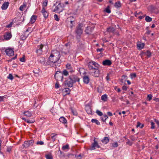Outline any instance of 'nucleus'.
Returning <instances> with one entry per match:
<instances>
[{
	"instance_id": "60",
	"label": "nucleus",
	"mask_w": 159,
	"mask_h": 159,
	"mask_svg": "<svg viewBox=\"0 0 159 159\" xmlns=\"http://www.w3.org/2000/svg\"><path fill=\"white\" fill-rule=\"evenodd\" d=\"M127 79V76L125 75H123L122 76V79H121L122 80H123V79H124L125 80H126Z\"/></svg>"
},
{
	"instance_id": "20",
	"label": "nucleus",
	"mask_w": 159,
	"mask_h": 159,
	"mask_svg": "<svg viewBox=\"0 0 159 159\" xmlns=\"http://www.w3.org/2000/svg\"><path fill=\"white\" fill-rule=\"evenodd\" d=\"M83 79L84 82L85 84H88L89 82L90 79L88 76L85 75L84 76Z\"/></svg>"
},
{
	"instance_id": "3",
	"label": "nucleus",
	"mask_w": 159,
	"mask_h": 159,
	"mask_svg": "<svg viewBox=\"0 0 159 159\" xmlns=\"http://www.w3.org/2000/svg\"><path fill=\"white\" fill-rule=\"evenodd\" d=\"M54 77L57 81L63 80V76L60 71H57L54 75Z\"/></svg>"
},
{
	"instance_id": "18",
	"label": "nucleus",
	"mask_w": 159,
	"mask_h": 159,
	"mask_svg": "<svg viewBox=\"0 0 159 159\" xmlns=\"http://www.w3.org/2000/svg\"><path fill=\"white\" fill-rule=\"evenodd\" d=\"M9 2H5L2 5L1 7V8L2 10H6L8 7Z\"/></svg>"
},
{
	"instance_id": "42",
	"label": "nucleus",
	"mask_w": 159,
	"mask_h": 159,
	"mask_svg": "<svg viewBox=\"0 0 159 159\" xmlns=\"http://www.w3.org/2000/svg\"><path fill=\"white\" fill-rule=\"evenodd\" d=\"M39 61V62L42 64L44 65L45 64V58H42Z\"/></svg>"
},
{
	"instance_id": "49",
	"label": "nucleus",
	"mask_w": 159,
	"mask_h": 159,
	"mask_svg": "<svg viewBox=\"0 0 159 159\" xmlns=\"http://www.w3.org/2000/svg\"><path fill=\"white\" fill-rule=\"evenodd\" d=\"M130 77L131 79L135 78L136 77V74L135 73L131 74L130 75Z\"/></svg>"
},
{
	"instance_id": "63",
	"label": "nucleus",
	"mask_w": 159,
	"mask_h": 159,
	"mask_svg": "<svg viewBox=\"0 0 159 159\" xmlns=\"http://www.w3.org/2000/svg\"><path fill=\"white\" fill-rule=\"evenodd\" d=\"M115 89L116 90L118 93L120 92L121 91V90L120 88H117V87L116 86L115 87Z\"/></svg>"
},
{
	"instance_id": "11",
	"label": "nucleus",
	"mask_w": 159,
	"mask_h": 159,
	"mask_svg": "<svg viewBox=\"0 0 159 159\" xmlns=\"http://www.w3.org/2000/svg\"><path fill=\"white\" fill-rule=\"evenodd\" d=\"M43 47V44H41L40 45H38L37 48V49L36 50V52L38 55H41L42 53V48Z\"/></svg>"
},
{
	"instance_id": "53",
	"label": "nucleus",
	"mask_w": 159,
	"mask_h": 159,
	"mask_svg": "<svg viewBox=\"0 0 159 159\" xmlns=\"http://www.w3.org/2000/svg\"><path fill=\"white\" fill-rule=\"evenodd\" d=\"M126 143L129 146H131L133 144V143L130 141L128 139L127 141L126 142Z\"/></svg>"
},
{
	"instance_id": "2",
	"label": "nucleus",
	"mask_w": 159,
	"mask_h": 159,
	"mask_svg": "<svg viewBox=\"0 0 159 159\" xmlns=\"http://www.w3.org/2000/svg\"><path fill=\"white\" fill-rule=\"evenodd\" d=\"M88 66L90 70H95L99 68V65L94 61H91L89 63Z\"/></svg>"
},
{
	"instance_id": "30",
	"label": "nucleus",
	"mask_w": 159,
	"mask_h": 159,
	"mask_svg": "<svg viewBox=\"0 0 159 159\" xmlns=\"http://www.w3.org/2000/svg\"><path fill=\"white\" fill-rule=\"evenodd\" d=\"M145 54L148 57H150L152 55V53L149 50L147 51Z\"/></svg>"
},
{
	"instance_id": "10",
	"label": "nucleus",
	"mask_w": 159,
	"mask_h": 159,
	"mask_svg": "<svg viewBox=\"0 0 159 159\" xmlns=\"http://www.w3.org/2000/svg\"><path fill=\"white\" fill-rule=\"evenodd\" d=\"M5 52L6 54L9 56H11L14 54L13 50L9 48L5 50Z\"/></svg>"
},
{
	"instance_id": "33",
	"label": "nucleus",
	"mask_w": 159,
	"mask_h": 159,
	"mask_svg": "<svg viewBox=\"0 0 159 159\" xmlns=\"http://www.w3.org/2000/svg\"><path fill=\"white\" fill-rule=\"evenodd\" d=\"M144 125L143 124H142L139 122H137V125H136L137 127H139L141 128H143L144 127Z\"/></svg>"
},
{
	"instance_id": "6",
	"label": "nucleus",
	"mask_w": 159,
	"mask_h": 159,
	"mask_svg": "<svg viewBox=\"0 0 159 159\" xmlns=\"http://www.w3.org/2000/svg\"><path fill=\"white\" fill-rule=\"evenodd\" d=\"M34 143V140L32 139L30 140L26 141L24 142V143L23 144V146L24 147L26 148L30 146H32Z\"/></svg>"
},
{
	"instance_id": "5",
	"label": "nucleus",
	"mask_w": 159,
	"mask_h": 159,
	"mask_svg": "<svg viewBox=\"0 0 159 159\" xmlns=\"http://www.w3.org/2000/svg\"><path fill=\"white\" fill-rule=\"evenodd\" d=\"M63 10V4L59 3L57 6L55 7L53 10L54 12L58 11L59 13L62 12Z\"/></svg>"
},
{
	"instance_id": "35",
	"label": "nucleus",
	"mask_w": 159,
	"mask_h": 159,
	"mask_svg": "<svg viewBox=\"0 0 159 159\" xmlns=\"http://www.w3.org/2000/svg\"><path fill=\"white\" fill-rule=\"evenodd\" d=\"M90 28L89 27H87L85 32V33L87 34H90L91 32V31L90 30H89Z\"/></svg>"
},
{
	"instance_id": "51",
	"label": "nucleus",
	"mask_w": 159,
	"mask_h": 159,
	"mask_svg": "<svg viewBox=\"0 0 159 159\" xmlns=\"http://www.w3.org/2000/svg\"><path fill=\"white\" fill-rule=\"evenodd\" d=\"M7 78H8V79L12 80L13 79V75L11 74H10L7 77Z\"/></svg>"
},
{
	"instance_id": "17",
	"label": "nucleus",
	"mask_w": 159,
	"mask_h": 159,
	"mask_svg": "<svg viewBox=\"0 0 159 159\" xmlns=\"http://www.w3.org/2000/svg\"><path fill=\"white\" fill-rule=\"evenodd\" d=\"M66 67L67 69L69 70L70 72L72 73L74 71V70L73 69V68L71 64L69 63H67L66 65Z\"/></svg>"
},
{
	"instance_id": "7",
	"label": "nucleus",
	"mask_w": 159,
	"mask_h": 159,
	"mask_svg": "<svg viewBox=\"0 0 159 159\" xmlns=\"http://www.w3.org/2000/svg\"><path fill=\"white\" fill-rule=\"evenodd\" d=\"M96 147L99 148H100V146L97 142L94 139V143L92 144L91 146L89 148V150H94L96 149Z\"/></svg>"
},
{
	"instance_id": "45",
	"label": "nucleus",
	"mask_w": 159,
	"mask_h": 159,
	"mask_svg": "<svg viewBox=\"0 0 159 159\" xmlns=\"http://www.w3.org/2000/svg\"><path fill=\"white\" fill-rule=\"evenodd\" d=\"M108 118V116L106 115L104 116V118H102V120L103 122H105L106 120Z\"/></svg>"
},
{
	"instance_id": "19",
	"label": "nucleus",
	"mask_w": 159,
	"mask_h": 159,
	"mask_svg": "<svg viewBox=\"0 0 159 159\" xmlns=\"http://www.w3.org/2000/svg\"><path fill=\"white\" fill-rule=\"evenodd\" d=\"M41 12L45 18H47L48 17V13L46 11L44 7H43Z\"/></svg>"
},
{
	"instance_id": "29",
	"label": "nucleus",
	"mask_w": 159,
	"mask_h": 159,
	"mask_svg": "<svg viewBox=\"0 0 159 159\" xmlns=\"http://www.w3.org/2000/svg\"><path fill=\"white\" fill-rule=\"evenodd\" d=\"M114 6L116 7L117 8H119V7H120L121 6V3H120V2H116Z\"/></svg>"
},
{
	"instance_id": "39",
	"label": "nucleus",
	"mask_w": 159,
	"mask_h": 159,
	"mask_svg": "<svg viewBox=\"0 0 159 159\" xmlns=\"http://www.w3.org/2000/svg\"><path fill=\"white\" fill-rule=\"evenodd\" d=\"M105 11L108 13H110L111 12V11L110 10V7L109 6H107L105 9Z\"/></svg>"
},
{
	"instance_id": "38",
	"label": "nucleus",
	"mask_w": 159,
	"mask_h": 159,
	"mask_svg": "<svg viewBox=\"0 0 159 159\" xmlns=\"http://www.w3.org/2000/svg\"><path fill=\"white\" fill-rule=\"evenodd\" d=\"M145 20L147 22H149L152 20V18L149 16H147L145 17Z\"/></svg>"
},
{
	"instance_id": "24",
	"label": "nucleus",
	"mask_w": 159,
	"mask_h": 159,
	"mask_svg": "<svg viewBox=\"0 0 159 159\" xmlns=\"http://www.w3.org/2000/svg\"><path fill=\"white\" fill-rule=\"evenodd\" d=\"M144 44L143 43H139L137 44V47L138 49L141 50L143 49L144 47Z\"/></svg>"
},
{
	"instance_id": "22",
	"label": "nucleus",
	"mask_w": 159,
	"mask_h": 159,
	"mask_svg": "<svg viewBox=\"0 0 159 159\" xmlns=\"http://www.w3.org/2000/svg\"><path fill=\"white\" fill-rule=\"evenodd\" d=\"M101 141L102 143L106 144L109 142V139L108 137H105Z\"/></svg>"
},
{
	"instance_id": "59",
	"label": "nucleus",
	"mask_w": 159,
	"mask_h": 159,
	"mask_svg": "<svg viewBox=\"0 0 159 159\" xmlns=\"http://www.w3.org/2000/svg\"><path fill=\"white\" fill-rule=\"evenodd\" d=\"M55 87L57 89L59 87V84L58 81H57L55 85Z\"/></svg>"
},
{
	"instance_id": "57",
	"label": "nucleus",
	"mask_w": 159,
	"mask_h": 159,
	"mask_svg": "<svg viewBox=\"0 0 159 159\" xmlns=\"http://www.w3.org/2000/svg\"><path fill=\"white\" fill-rule=\"evenodd\" d=\"M12 148V147H11V146H10V147H8L7 149V152H10L11 151V150Z\"/></svg>"
},
{
	"instance_id": "46",
	"label": "nucleus",
	"mask_w": 159,
	"mask_h": 159,
	"mask_svg": "<svg viewBox=\"0 0 159 159\" xmlns=\"http://www.w3.org/2000/svg\"><path fill=\"white\" fill-rule=\"evenodd\" d=\"M96 112L98 115L100 116H101L103 115L102 113L98 110H97Z\"/></svg>"
},
{
	"instance_id": "37",
	"label": "nucleus",
	"mask_w": 159,
	"mask_h": 159,
	"mask_svg": "<svg viewBox=\"0 0 159 159\" xmlns=\"http://www.w3.org/2000/svg\"><path fill=\"white\" fill-rule=\"evenodd\" d=\"M64 92L66 93L65 95L68 94L70 93V89L69 88H66L64 89Z\"/></svg>"
},
{
	"instance_id": "15",
	"label": "nucleus",
	"mask_w": 159,
	"mask_h": 159,
	"mask_svg": "<svg viewBox=\"0 0 159 159\" xmlns=\"http://www.w3.org/2000/svg\"><path fill=\"white\" fill-rule=\"evenodd\" d=\"M85 109L88 114H92V109L90 106L89 105H87L85 106Z\"/></svg>"
},
{
	"instance_id": "40",
	"label": "nucleus",
	"mask_w": 159,
	"mask_h": 159,
	"mask_svg": "<svg viewBox=\"0 0 159 159\" xmlns=\"http://www.w3.org/2000/svg\"><path fill=\"white\" fill-rule=\"evenodd\" d=\"M45 157L47 159H52V157L51 154H48L45 155Z\"/></svg>"
},
{
	"instance_id": "13",
	"label": "nucleus",
	"mask_w": 159,
	"mask_h": 159,
	"mask_svg": "<svg viewBox=\"0 0 159 159\" xmlns=\"http://www.w3.org/2000/svg\"><path fill=\"white\" fill-rule=\"evenodd\" d=\"M70 47H64L61 51V52L62 54L67 55L70 53Z\"/></svg>"
},
{
	"instance_id": "58",
	"label": "nucleus",
	"mask_w": 159,
	"mask_h": 159,
	"mask_svg": "<svg viewBox=\"0 0 159 159\" xmlns=\"http://www.w3.org/2000/svg\"><path fill=\"white\" fill-rule=\"evenodd\" d=\"M12 22H11L9 25H7L6 26V27L7 28H10L12 26Z\"/></svg>"
},
{
	"instance_id": "28",
	"label": "nucleus",
	"mask_w": 159,
	"mask_h": 159,
	"mask_svg": "<svg viewBox=\"0 0 159 159\" xmlns=\"http://www.w3.org/2000/svg\"><path fill=\"white\" fill-rule=\"evenodd\" d=\"M91 122L92 123H94L98 125H100V123L99 122L98 120L96 119H92Z\"/></svg>"
},
{
	"instance_id": "56",
	"label": "nucleus",
	"mask_w": 159,
	"mask_h": 159,
	"mask_svg": "<svg viewBox=\"0 0 159 159\" xmlns=\"http://www.w3.org/2000/svg\"><path fill=\"white\" fill-rule=\"evenodd\" d=\"M35 121L34 120H26V122L27 123H33Z\"/></svg>"
},
{
	"instance_id": "16",
	"label": "nucleus",
	"mask_w": 159,
	"mask_h": 159,
	"mask_svg": "<svg viewBox=\"0 0 159 159\" xmlns=\"http://www.w3.org/2000/svg\"><path fill=\"white\" fill-rule=\"evenodd\" d=\"M59 121L62 123L64 124L66 127H67V120L64 117H61L59 118Z\"/></svg>"
},
{
	"instance_id": "27",
	"label": "nucleus",
	"mask_w": 159,
	"mask_h": 159,
	"mask_svg": "<svg viewBox=\"0 0 159 159\" xmlns=\"http://www.w3.org/2000/svg\"><path fill=\"white\" fill-rule=\"evenodd\" d=\"M107 96L106 94H104L101 96V100L104 102L106 101L107 100Z\"/></svg>"
},
{
	"instance_id": "14",
	"label": "nucleus",
	"mask_w": 159,
	"mask_h": 159,
	"mask_svg": "<svg viewBox=\"0 0 159 159\" xmlns=\"http://www.w3.org/2000/svg\"><path fill=\"white\" fill-rule=\"evenodd\" d=\"M111 61L110 60H105L102 61V65L104 66H110L111 65Z\"/></svg>"
},
{
	"instance_id": "61",
	"label": "nucleus",
	"mask_w": 159,
	"mask_h": 159,
	"mask_svg": "<svg viewBox=\"0 0 159 159\" xmlns=\"http://www.w3.org/2000/svg\"><path fill=\"white\" fill-rule=\"evenodd\" d=\"M71 111L74 115L76 116L77 115V113L76 111H74L73 109L71 110Z\"/></svg>"
},
{
	"instance_id": "48",
	"label": "nucleus",
	"mask_w": 159,
	"mask_h": 159,
	"mask_svg": "<svg viewBox=\"0 0 159 159\" xmlns=\"http://www.w3.org/2000/svg\"><path fill=\"white\" fill-rule=\"evenodd\" d=\"M112 146L114 148H116L118 146V144L117 142H115V143H113L112 144Z\"/></svg>"
},
{
	"instance_id": "4",
	"label": "nucleus",
	"mask_w": 159,
	"mask_h": 159,
	"mask_svg": "<svg viewBox=\"0 0 159 159\" xmlns=\"http://www.w3.org/2000/svg\"><path fill=\"white\" fill-rule=\"evenodd\" d=\"M83 27V24L82 23H80L76 27L75 30V32L77 35L80 36L83 32V30L82 29Z\"/></svg>"
},
{
	"instance_id": "12",
	"label": "nucleus",
	"mask_w": 159,
	"mask_h": 159,
	"mask_svg": "<svg viewBox=\"0 0 159 159\" xmlns=\"http://www.w3.org/2000/svg\"><path fill=\"white\" fill-rule=\"evenodd\" d=\"M69 77L73 81L74 83H75L76 82H79L80 81V79L75 75H70Z\"/></svg>"
},
{
	"instance_id": "34",
	"label": "nucleus",
	"mask_w": 159,
	"mask_h": 159,
	"mask_svg": "<svg viewBox=\"0 0 159 159\" xmlns=\"http://www.w3.org/2000/svg\"><path fill=\"white\" fill-rule=\"evenodd\" d=\"M61 74L63 76V75L66 76L68 75H69L68 71L66 70H64L62 73H61Z\"/></svg>"
},
{
	"instance_id": "50",
	"label": "nucleus",
	"mask_w": 159,
	"mask_h": 159,
	"mask_svg": "<svg viewBox=\"0 0 159 159\" xmlns=\"http://www.w3.org/2000/svg\"><path fill=\"white\" fill-rule=\"evenodd\" d=\"M26 7V5L24 4L23 5H21L19 9L21 11H23L24 8Z\"/></svg>"
},
{
	"instance_id": "54",
	"label": "nucleus",
	"mask_w": 159,
	"mask_h": 159,
	"mask_svg": "<svg viewBox=\"0 0 159 159\" xmlns=\"http://www.w3.org/2000/svg\"><path fill=\"white\" fill-rule=\"evenodd\" d=\"M151 129H154L155 128V126H154L155 124H154V123L152 121H151Z\"/></svg>"
},
{
	"instance_id": "1",
	"label": "nucleus",
	"mask_w": 159,
	"mask_h": 159,
	"mask_svg": "<svg viewBox=\"0 0 159 159\" xmlns=\"http://www.w3.org/2000/svg\"><path fill=\"white\" fill-rule=\"evenodd\" d=\"M60 53L57 50L52 51L48 58V60L46 62V65L50 66L57 68V66H60V64L58 62L60 59Z\"/></svg>"
},
{
	"instance_id": "36",
	"label": "nucleus",
	"mask_w": 159,
	"mask_h": 159,
	"mask_svg": "<svg viewBox=\"0 0 159 159\" xmlns=\"http://www.w3.org/2000/svg\"><path fill=\"white\" fill-rule=\"evenodd\" d=\"M62 148L63 150H65L66 149L68 150L69 149V145L68 144H67L65 146H63Z\"/></svg>"
},
{
	"instance_id": "21",
	"label": "nucleus",
	"mask_w": 159,
	"mask_h": 159,
	"mask_svg": "<svg viewBox=\"0 0 159 159\" xmlns=\"http://www.w3.org/2000/svg\"><path fill=\"white\" fill-rule=\"evenodd\" d=\"M37 17L36 16L33 15L30 18V23L31 24H33L34 23L36 20Z\"/></svg>"
},
{
	"instance_id": "23",
	"label": "nucleus",
	"mask_w": 159,
	"mask_h": 159,
	"mask_svg": "<svg viewBox=\"0 0 159 159\" xmlns=\"http://www.w3.org/2000/svg\"><path fill=\"white\" fill-rule=\"evenodd\" d=\"M115 30V29L114 28L111 27H110L107 28V31L109 32V33H114Z\"/></svg>"
},
{
	"instance_id": "9",
	"label": "nucleus",
	"mask_w": 159,
	"mask_h": 159,
	"mask_svg": "<svg viewBox=\"0 0 159 159\" xmlns=\"http://www.w3.org/2000/svg\"><path fill=\"white\" fill-rule=\"evenodd\" d=\"M12 36L11 33L10 32H6L3 35L4 39L6 40L10 39L11 38Z\"/></svg>"
},
{
	"instance_id": "32",
	"label": "nucleus",
	"mask_w": 159,
	"mask_h": 159,
	"mask_svg": "<svg viewBox=\"0 0 159 159\" xmlns=\"http://www.w3.org/2000/svg\"><path fill=\"white\" fill-rule=\"evenodd\" d=\"M57 134L52 133L51 134V138L52 139V140L53 142H54L56 140L55 136L57 135Z\"/></svg>"
},
{
	"instance_id": "55",
	"label": "nucleus",
	"mask_w": 159,
	"mask_h": 159,
	"mask_svg": "<svg viewBox=\"0 0 159 159\" xmlns=\"http://www.w3.org/2000/svg\"><path fill=\"white\" fill-rule=\"evenodd\" d=\"M152 95L150 94H148V95L147 98H148V100L149 101L151 100L152 99Z\"/></svg>"
},
{
	"instance_id": "62",
	"label": "nucleus",
	"mask_w": 159,
	"mask_h": 159,
	"mask_svg": "<svg viewBox=\"0 0 159 159\" xmlns=\"http://www.w3.org/2000/svg\"><path fill=\"white\" fill-rule=\"evenodd\" d=\"M65 47H70V45L69 43H67L65 44Z\"/></svg>"
},
{
	"instance_id": "47",
	"label": "nucleus",
	"mask_w": 159,
	"mask_h": 159,
	"mask_svg": "<svg viewBox=\"0 0 159 159\" xmlns=\"http://www.w3.org/2000/svg\"><path fill=\"white\" fill-rule=\"evenodd\" d=\"M130 139L132 141H134L136 140V138L134 136L131 135L129 137Z\"/></svg>"
},
{
	"instance_id": "44",
	"label": "nucleus",
	"mask_w": 159,
	"mask_h": 159,
	"mask_svg": "<svg viewBox=\"0 0 159 159\" xmlns=\"http://www.w3.org/2000/svg\"><path fill=\"white\" fill-rule=\"evenodd\" d=\"M33 72L35 74H38L39 72V68H36L34 69L33 70Z\"/></svg>"
},
{
	"instance_id": "43",
	"label": "nucleus",
	"mask_w": 159,
	"mask_h": 159,
	"mask_svg": "<svg viewBox=\"0 0 159 159\" xmlns=\"http://www.w3.org/2000/svg\"><path fill=\"white\" fill-rule=\"evenodd\" d=\"M44 144V142L42 141H38L36 143V145H43Z\"/></svg>"
},
{
	"instance_id": "64",
	"label": "nucleus",
	"mask_w": 159,
	"mask_h": 159,
	"mask_svg": "<svg viewBox=\"0 0 159 159\" xmlns=\"http://www.w3.org/2000/svg\"><path fill=\"white\" fill-rule=\"evenodd\" d=\"M20 60L21 62H25V57H22L20 58Z\"/></svg>"
},
{
	"instance_id": "26",
	"label": "nucleus",
	"mask_w": 159,
	"mask_h": 159,
	"mask_svg": "<svg viewBox=\"0 0 159 159\" xmlns=\"http://www.w3.org/2000/svg\"><path fill=\"white\" fill-rule=\"evenodd\" d=\"M99 75V71L98 69H95L93 75L95 77H98Z\"/></svg>"
},
{
	"instance_id": "41",
	"label": "nucleus",
	"mask_w": 159,
	"mask_h": 159,
	"mask_svg": "<svg viewBox=\"0 0 159 159\" xmlns=\"http://www.w3.org/2000/svg\"><path fill=\"white\" fill-rule=\"evenodd\" d=\"M83 5L82 4H81L80 6H78V8L77 10L82 11L83 9Z\"/></svg>"
},
{
	"instance_id": "31",
	"label": "nucleus",
	"mask_w": 159,
	"mask_h": 159,
	"mask_svg": "<svg viewBox=\"0 0 159 159\" xmlns=\"http://www.w3.org/2000/svg\"><path fill=\"white\" fill-rule=\"evenodd\" d=\"M79 72L80 74H83L86 73L84 69L83 68H80L79 69Z\"/></svg>"
},
{
	"instance_id": "52",
	"label": "nucleus",
	"mask_w": 159,
	"mask_h": 159,
	"mask_svg": "<svg viewBox=\"0 0 159 159\" xmlns=\"http://www.w3.org/2000/svg\"><path fill=\"white\" fill-rule=\"evenodd\" d=\"M54 19L57 21H58L59 20V18H58V16L56 14H55L54 16Z\"/></svg>"
},
{
	"instance_id": "8",
	"label": "nucleus",
	"mask_w": 159,
	"mask_h": 159,
	"mask_svg": "<svg viewBox=\"0 0 159 159\" xmlns=\"http://www.w3.org/2000/svg\"><path fill=\"white\" fill-rule=\"evenodd\" d=\"M65 84L69 87H71L73 86L74 84L73 81L69 77V79L65 81Z\"/></svg>"
},
{
	"instance_id": "25",
	"label": "nucleus",
	"mask_w": 159,
	"mask_h": 159,
	"mask_svg": "<svg viewBox=\"0 0 159 159\" xmlns=\"http://www.w3.org/2000/svg\"><path fill=\"white\" fill-rule=\"evenodd\" d=\"M24 114L25 116L27 117H30L32 115L31 112L29 111H25L24 113Z\"/></svg>"
}]
</instances>
